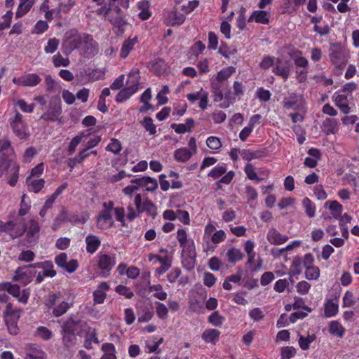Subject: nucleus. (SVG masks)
<instances>
[{"mask_svg": "<svg viewBox=\"0 0 359 359\" xmlns=\"http://www.w3.org/2000/svg\"><path fill=\"white\" fill-rule=\"evenodd\" d=\"M292 70L291 65L287 62H284L279 58L276 59L272 72L277 76H281L284 81H287Z\"/></svg>", "mask_w": 359, "mask_h": 359, "instance_id": "obj_21", "label": "nucleus"}, {"mask_svg": "<svg viewBox=\"0 0 359 359\" xmlns=\"http://www.w3.org/2000/svg\"><path fill=\"white\" fill-rule=\"evenodd\" d=\"M193 155L194 154H192V151L189 150L188 148L182 147L176 149L173 156L175 161L181 163H185L188 161Z\"/></svg>", "mask_w": 359, "mask_h": 359, "instance_id": "obj_36", "label": "nucleus"}, {"mask_svg": "<svg viewBox=\"0 0 359 359\" xmlns=\"http://www.w3.org/2000/svg\"><path fill=\"white\" fill-rule=\"evenodd\" d=\"M138 9L140 11L138 13L139 18L142 20L149 18L151 13L149 11V4L148 1H141L137 4Z\"/></svg>", "mask_w": 359, "mask_h": 359, "instance_id": "obj_44", "label": "nucleus"}, {"mask_svg": "<svg viewBox=\"0 0 359 359\" xmlns=\"http://www.w3.org/2000/svg\"><path fill=\"white\" fill-rule=\"evenodd\" d=\"M86 325V322L75 316H71L63 322L62 325V330L63 332L79 334V331Z\"/></svg>", "mask_w": 359, "mask_h": 359, "instance_id": "obj_14", "label": "nucleus"}, {"mask_svg": "<svg viewBox=\"0 0 359 359\" xmlns=\"http://www.w3.org/2000/svg\"><path fill=\"white\" fill-rule=\"evenodd\" d=\"M34 5L32 0H20V4L18 6L15 13V18H20L27 14Z\"/></svg>", "mask_w": 359, "mask_h": 359, "instance_id": "obj_38", "label": "nucleus"}, {"mask_svg": "<svg viewBox=\"0 0 359 359\" xmlns=\"http://www.w3.org/2000/svg\"><path fill=\"white\" fill-rule=\"evenodd\" d=\"M244 171L248 179L257 182L261 181V178L257 176L255 169L252 163H247L245 166Z\"/></svg>", "mask_w": 359, "mask_h": 359, "instance_id": "obj_62", "label": "nucleus"}, {"mask_svg": "<svg viewBox=\"0 0 359 359\" xmlns=\"http://www.w3.org/2000/svg\"><path fill=\"white\" fill-rule=\"evenodd\" d=\"M79 49L81 50L82 54H83L85 57H89L97 53L98 46L91 36L86 34L84 35L83 41Z\"/></svg>", "mask_w": 359, "mask_h": 359, "instance_id": "obj_17", "label": "nucleus"}, {"mask_svg": "<svg viewBox=\"0 0 359 359\" xmlns=\"http://www.w3.org/2000/svg\"><path fill=\"white\" fill-rule=\"evenodd\" d=\"M267 240L272 245H281L288 240V236L280 233L276 229H270L267 233Z\"/></svg>", "mask_w": 359, "mask_h": 359, "instance_id": "obj_27", "label": "nucleus"}, {"mask_svg": "<svg viewBox=\"0 0 359 359\" xmlns=\"http://www.w3.org/2000/svg\"><path fill=\"white\" fill-rule=\"evenodd\" d=\"M236 71L233 67L223 68L215 76V79L212 82L217 83L222 86V82L226 81Z\"/></svg>", "mask_w": 359, "mask_h": 359, "instance_id": "obj_39", "label": "nucleus"}, {"mask_svg": "<svg viewBox=\"0 0 359 359\" xmlns=\"http://www.w3.org/2000/svg\"><path fill=\"white\" fill-rule=\"evenodd\" d=\"M103 354L100 359H116L115 346L111 343H104L102 346Z\"/></svg>", "mask_w": 359, "mask_h": 359, "instance_id": "obj_43", "label": "nucleus"}, {"mask_svg": "<svg viewBox=\"0 0 359 359\" xmlns=\"http://www.w3.org/2000/svg\"><path fill=\"white\" fill-rule=\"evenodd\" d=\"M351 98V97L348 94L342 93L341 91L335 92L332 96V100L335 105L345 114H348L351 112V108L349 107Z\"/></svg>", "mask_w": 359, "mask_h": 359, "instance_id": "obj_15", "label": "nucleus"}, {"mask_svg": "<svg viewBox=\"0 0 359 359\" xmlns=\"http://www.w3.org/2000/svg\"><path fill=\"white\" fill-rule=\"evenodd\" d=\"M182 251V263L183 266L187 269L191 270L194 268L196 263V248L193 240H191L181 245Z\"/></svg>", "mask_w": 359, "mask_h": 359, "instance_id": "obj_11", "label": "nucleus"}, {"mask_svg": "<svg viewBox=\"0 0 359 359\" xmlns=\"http://www.w3.org/2000/svg\"><path fill=\"white\" fill-rule=\"evenodd\" d=\"M13 163H16L13 158H8V156H2L0 157V177L4 174L8 168H13Z\"/></svg>", "mask_w": 359, "mask_h": 359, "instance_id": "obj_52", "label": "nucleus"}, {"mask_svg": "<svg viewBox=\"0 0 359 359\" xmlns=\"http://www.w3.org/2000/svg\"><path fill=\"white\" fill-rule=\"evenodd\" d=\"M26 183L28 187L29 191L37 193L43 188L45 181L43 179L34 180L32 179L31 177H28L26 179Z\"/></svg>", "mask_w": 359, "mask_h": 359, "instance_id": "obj_40", "label": "nucleus"}, {"mask_svg": "<svg viewBox=\"0 0 359 359\" xmlns=\"http://www.w3.org/2000/svg\"><path fill=\"white\" fill-rule=\"evenodd\" d=\"M85 34H80L76 29H71L65 34L62 43L63 53L68 55L74 50L79 49L81 46Z\"/></svg>", "mask_w": 359, "mask_h": 359, "instance_id": "obj_8", "label": "nucleus"}, {"mask_svg": "<svg viewBox=\"0 0 359 359\" xmlns=\"http://www.w3.org/2000/svg\"><path fill=\"white\" fill-rule=\"evenodd\" d=\"M46 354L41 349H34L26 353L25 359H45Z\"/></svg>", "mask_w": 359, "mask_h": 359, "instance_id": "obj_64", "label": "nucleus"}, {"mask_svg": "<svg viewBox=\"0 0 359 359\" xmlns=\"http://www.w3.org/2000/svg\"><path fill=\"white\" fill-rule=\"evenodd\" d=\"M283 103L284 107L286 109L297 110L304 107V99L302 96L298 95L295 93H289L287 97H284Z\"/></svg>", "mask_w": 359, "mask_h": 359, "instance_id": "obj_20", "label": "nucleus"}, {"mask_svg": "<svg viewBox=\"0 0 359 359\" xmlns=\"http://www.w3.org/2000/svg\"><path fill=\"white\" fill-rule=\"evenodd\" d=\"M226 172V166L224 163L218 164L215 166L208 173V176L213 178L217 179Z\"/></svg>", "mask_w": 359, "mask_h": 359, "instance_id": "obj_54", "label": "nucleus"}, {"mask_svg": "<svg viewBox=\"0 0 359 359\" xmlns=\"http://www.w3.org/2000/svg\"><path fill=\"white\" fill-rule=\"evenodd\" d=\"M35 267H41L43 269L46 276L54 277L56 275L55 271L53 269V264L50 261H45L34 264Z\"/></svg>", "mask_w": 359, "mask_h": 359, "instance_id": "obj_47", "label": "nucleus"}, {"mask_svg": "<svg viewBox=\"0 0 359 359\" xmlns=\"http://www.w3.org/2000/svg\"><path fill=\"white\" fill-rule=\"evenodd\" d=\"M351 57L350 50L341 43H336L330 45L329 57L330 62L335 68L343 69Z\"/></svg>", "mask_w": 359, "mask_h": 359, "instance_id": "obj_4", "label": "nucleus"}, {"mask_svg": "<svg viewBox=\"0 0 359 359\" xmlns=\"http://www.w3.org/2000/svg\"><path fill=\"white\" fill-rule=\"evenodd\" d=\"M130 182L137 184L139 190L144 189L147 191H154L158 187L157 180L148 176L133 178L131 180Z\"/></svg>", "mask_w": 359, "mask_h": 359, "instance_id": "obj_18", "label": "nucleus"}, {"mask_svg": "<svg viewBox=\"0 0 359 359\" xmlns=\"http://www.w3.org/2000/svg\"><path fill=\"white\" fill-rule=\"evenodd\" d=\"M41 81V79L36 74H27L18 78H13V82L15 85L27 87H34Z\"/></svg>", "mask_w": 359, "mask_h": 359, "instance_id": "obj_19", "label": "nucleus"}, {"mask_svg": "<svg viewBox=\"0 0 359 359\" xmlns=\"http://www.w3.org/2000/svg\"><path fill=\"white\" fill-rule=\"evenodd\" d=\"M133 205L134 206L128 205L127 207L126 219L130 222L140 217L143 212L152 218L157 215L156 205L148 198L143 197L140 194L135 196Z\"/></svg>", "mask_w": 359, "mask_h": 359, "instance_id": "obj_2", "label": "nucleus"}, {"mask_svg": "<svg viewBox=\"0 0 359 359\" xmlns=\"http://www.w3.org/2000/svg\"><path fill=\"white\" fill-rule=\"evenodd\" d=\"M30 201L27 196L24 194L22 196L21 198V203H20V208L19 210V215L24 216L25 215L30 209Z\"/></svg>", "mask_w": 359, "mask_h": 359, "instance_id": "obj_58", "label": "nucleus"}, {"mask_svg": "<svg viewBox=\"0 0 359 359\" xmlns=\"http://www.w3.org/2000/svg\"><path fill=\"white\" fill-rule=\"evenodd\" d=\"M137 42L138 39L136 36L133 37L129 36L128 39H125L120 49V57L123 59L126 58Z\"/></svg>", "mask_w": 359, "mask_h": 359, "instance_id": "obj_25", "label": "nucleus"}, {"mask_svg": "<svg viewBox=\"0 0 359 359\" xmlns=\"http://www.w3.org/2000/svg\"><path fill=\"white\" fill-rule=\"evenodd\" d=\"M306 0H287L283 5L284 13H292L298 10V8L304 4Z\"/></svg>", "mask_w": 359, "mask_h": 359, "instance_id": "obj_41", "label": "nucleus"}, {"mask_svg": "<svg viewBox=\"0 0 359 359\" xmlns=\"http://www.w3.org/2000/svg\"><path fill=\"white\" fill-rule=\"evenodd\" d=\"M114 203L112 201L104 202L102 204L103 209L100 212L97 218V226L101 230L111 228L114 224L111 215Z\"/></svg>", "mask_w": 359, "mask_h": 359, "instance_id": "obj_10", "label": "nucleus"}, {"mask_svg": "<svg viewBox=\"0 0 359 359\" xmlns=\"http://www.w3.org/2000/svg\"><path fill=\"white\" fill-rule=\"evenodd\" d=\"M324 132L327 135L335 134L339 131V126L338 121L334 118H327L323 123Z\"/></svg>", "mask_w": 359, "mask_h": 359, "instance_id": "obj_34", "label": "nucleus"}, {"mask_svg": "<svg viewBox=\"0 0 359 359\" xmlns=\"http://www.w3.org/2000/svg\"><path fill=\"white\" fill-rule=\"evenodd\" d=\"M110 286L107 282H101L93 292L94 304H102L107 298V292L109 290Z\"/></svg>", "mask_w": 359, "mask_h": 359, "instance_id": "obj_22", "label": "nucleus"}, {"mask_svg": "<svg viewBox=\"0 0 359 359\" xmlns=\"http://www.w3.org/2000/svg\"><path fill=\"white\" fill-rule=\"evenodd\" d=\"M302 205L308 217L311 218L315 217L316 205L309 198L306 197L302 200Z\"/></svg>", "mask_w": 359, "mask_h": 359, "instance_id": "obj_51", "label": "nucleus"}, {"mask_svg": "<svg viewBox=\"0 0 359 359\" xmlns=\"http://www.w3.org/2000/svg\"><path fill=\"white\" fill-rule=\"evenodd\" d=\"M97 331L95 328L88 327L85 336L84 346L87 349H91L93 348L92 344H100V341L97 337Z\"/></svg>", "mask_w": 359, "mask_h": 359, "instance_id": "obj_31", "label": "nucleus"}, {"mask_svg": "<svg viewBox=\"0 0 359 359\" xmlns=\"http://www.w3.org/2000/svg\"><path fill=\"white\" fill-rule=\"evenodd\" d=\"M140 75L137 70L130 72L126 83V87L121 90L116 96L117 102H123L129 99L138 90Z\"/></svg>", "mask_w": 359, "mask_h": 359, "instance_id": "obj_6", "label": "nucleus"}, {"mask_svg": "<svg viewBox=\"0 0 359 359\" xmlns=\"http://www.w3.org/2000/svg\"><path fill=\"white\" fill-rule=\"evenodd\" d=\"M186 17L184 14L177 12H170L166 18L167 23L170 25H180L185 21Z\"/></svg>", "mask_w": 359, "mask_h": 359, "instance_id": "obj_35", "label": "nucleus"}, {"mask_svg": "<svg viewBox=\"0 0 359 359\" xmlns=\"http://www.w3.org/2000/svg\"><path fill=\"white\" fill-rule=\"evenodd\" d=\"M156 313L158 318L164 320L168 318V308L163 303L156 302H155Z\"/></svg>", "mask_w": 359, "mask_h": 359, "instance_id": "obj_57", "label": "nucleus"}, {"mask_svg": "<svg viewBox=\"0 0 359 359\" xmlns=\"http://www.w3.org/2000/svg\"><path fill=\"white\" fill-rule=\"evenodd\" d=\"M270 14L263 10H257L252 12L248 19V22L255 21L257 23L267 25L269 22Z\"/></svg>", "mask_w": 359, "mask_h": 359, "instance_id": "obj_30", "label": "nucleus"}, {"mask_svg": "<svg viewBox=\"0 0 359 359\" xmlns=\"http://www.w3.org/2000/svg\"><path fill=\"white\" fill-rule=\"evenodd\" d=\"M61 113L60 102L56 99L50 102L47 111L41 118L45 121H56Z\"/></svg>", "mask_w": 359, "mask_h": 359, "instance_id": "obj_16", "label": "nucleus"}, {"mask_svg": "<svg viewBox=\"0 0 359 359\" xmlns=\"http://www.w3.org/2000/svg\"><path fill=\"white\" fill-rule=\"evenodd\" d=\"M163 342V337H158V336H152L149 339L145 342L146 352L151 353H159L158 347Z\"/></svg>", "mask_w": 359, "mask_h": 359, "instance_id": "obj_32", "label": "nucleus"}, {"mask_svg": "<svg viewBox=\"0 0 359 359\" xmlns=\"http://www.w3.org/2000/svg\"><path fill=\"white\" fill-rule=\"evenodd\" d=\"M222 85L215 82H212V93H213V100L215 102H220L223 100V92L221 90Z\"/></svg>", "mask_w": 359, "mask_h": 359, "instance_id": "obj_53", "label": "nucleus"}, {"mask_svg": "<svg viewBox=\"0 0 359 359\" xmlns=\"http://www.w3.org/2000/svg\"><path fill=\"white\" fill-rule=\"evenodd\" d=\"M206 144L212 150H218L222 146L220 138L215 136L208 137L206 140Z\"/></svg>", "mask_w": 359, "mask_h": 359, "instance_id": "obj_63", "label": "nucleus"}, {"mask_svg": "<svg viewBox=\"0 0 359 359\" xmlns=\"http://www.w3.org/2000/svg\"><path fill=\"white\" fill-rule=\"evenodd\" d=\"M305 276L306 278L311 280H317L320 276V269L318 266H309L305 268Z\"/></svg>", "mask_w": 359, "mask_h": 359, "instance_id": "obj_59", "label": "nucleus"}, {"mask_svg": "<svg viewBox=\"0 0 359 359\" xmlns=\"http://www.w3.org/2000/svg\"><path fill=\"white\" fill-rule=\"evenodd\" d=\"M220 334L221 332L218 330L209 328L203 332L201 338L205 343L215 345L219 341Z\"/></svg>", "mask_w": 359, "mask_h": 359, "instance_id": "obj_29", "label": "nucleus"}, {"mask_svg": "<svg viewBox=\"0 0 359 359\" xmlns=\"http://www.w3.org/2000/svg\"><path fill=\"white\" fill-rule=\"evenodd\" d=\"M102 75V73L97 69L87 68L81 71L78 77L82 84H86L100 79Z\"/></svg>", "mask_w": 359, "mask_h": 359, "instance_id": "obj_23", "label": "nucleus"}, {"mask_svg": "<svg viewBox=\"0 0 359 359\" xmlns=\"http://www.w3.org/2000/svg\"><path fill=\"white\" fill-rule=\"evenodd\" d=\"M148 290L156 299L161 301H164L167 299L168 294L163 290L162 285L160 284L149 285Z\"/></svg>", "mask_w": 359, "mask_h": 359, "instance_id": "obj_42", "label": "nucleus"}, {"mask_svg": "<svg viewBox=\"0 0 359 359\" xmlns=\"http://www.w3.org/2000/svg\"><path fill=\"white\" fill-rule=\"evenodd\" d=\"M96 259L100 276L107 278L116 264V255L100 252L97 255Z\"/></svg>", "mask_w": 359, "mask_h": 359, "instance_id": "obj_7", "label": "nucleus"}, {"mask_svg": "<svg viewBox=\"0 0 359 359\" xmlns=\"http://www.w3.org/2000/svg\"><path fill=\"white\" fill-rule=\"evenodd\" d=\"M44 304L46 309L51 311L53 316L58 318L74 306V300L71 294L58 292L49 294Z\"/></svg>", "mask_w": 359, "mask_h": 359, "instance_id": "obj_1", "label": "nucleus"}, {"mask_svg": "<svg viewBox=\"0 0 359 359\" xmlns=\"http://www.w3.org/2000/svg\"><path fill=\"white\" fill-rule=\"evenodd\" d=\"M160 255H155L150 253L148 255V260L150 262H153L154 264L160 263L161 265L160 267L156 269V274L157 276H161L164 274L172 266V254L169 252L165 248H160Z\"/></svg>", "mask_w": 359, "mask_h": 359, "instance_id": "obj_5", "label": "nucleus"}, {"mask_svg": "<svg viewBox=\"0 0 359 359\" xmlns=\"http://www.w3.org/2000/svg\"><path fill=\"white\" fill-rule=\"evenodd\" d=\"M13 150L11 147V142L8 139L0 140V157L2 156L12 158Z\"/></svg>", "mask_w": 359, "mask_h": 359, "instance_id": "obj_45", "label": "nucleus"}, {"mask_svg": "<svg viewBox=\"0 0 359 359\" xmlns=\"http://www.w3.org/2000/svg\"><path fill=\"white\" fill-rule=\"evenodd\" d=\"M316 339V335L315 334H308L306 336H300L299 338V345L300 348L306 351L309 348L310 345Z\"/></svg>", "mask_w": 359, "mask_h": 359, "instance_id": "obj_48", "label": "nucleus"}, {"mask_svg": "<svg viewBox=\"0 0 359 359\" xmlns=\"http://www.w3.org/2000/svg\"><path fill=\"white\" fill-rule=\"evenodd\" d=\"M152 68L158 74H161L166 71L167 65L163 60L156 58L153 61Z\"/></svg>", "mask_w": 359, "mask_h": 359, "instance_id": "obj_61", "label": "nucleus"}, {"mask_svg": "<svg viewBox=\"0 0 359 359\" xmlns=\"http://www.w3.org/2000/svg\"><path fill=\"white\" fill-rule=\"evenodd\" d=\"M226 238L222 229L216 230L214 222L209 221L205 225L203 236V250L205 252H214L217 246Z\"/></svg>", "mask_w": 359, "mask_h": 359, "instance_id": "obj_3", "label": "nucleus"}, {"mask_svg": "<svg viewBox=\"0 0 359 359\" xmlns=\"http://www.w3.org/2000/svg\"><path fill=\"white\" fill-rule=\"evenodd\" d=\"M328 331L330 334L339 338L343 337L345 334L344 327L341 323L337 320H332L330 322Z\"/></svg>", "mask_w": 359, "mask_h": 359, "instance_id": "obj_37", "label": "nucleus"}, {"mask_svg": "<svg viewBox=\"0 0 359 359\" xmlns=\"http://www.w3.org/2000/svg\"><path fill=\"white\" fill-rule=\"evenodd\" d=\"M34 336L43 340H49L53 337V334L48 327L39 326L35 330Z\"/></svg>", "mask_w": 359, "mask_h": 359, "instance_id": "obj_49", "label": "nucleus"}, {"mask_svg": "<svg viewBox=\"0 0 359 359\" xmlns=\"http://www.w3.org/2000/svg\"><path fill=\"white\" fill-rule=\"evenodd\" d=\"M339 306L333 300H329L325 304L324 315L327 318H331L338 313Z\"/></svg>", "mask_w": 359, "mask_h": 359, "instance_id": "obj_46", "label": "nucleus"}, {"mask_svg": "<svg viewBox=\"0 0 359 359\" xmlns=\"http://www.w3.org/2000/svg\"><path fill=\"white\" fill-rule=\"evenodd\" d=\"M324 207L331 211L332 217L334 219H339L342 214L343 206L337 201H327Z\"/></svg>", "mask_w": 359, "mask_h": 359, "instance_id": "obj_33", "label": "nucleus"}, {"mask_svg": "<svg viewBox=\"0 0 359 359\" xmlns=\"http://www.w3.org/2000/svg\"><path fill=\"white\" fill-rule=\"evenodd\" d=\"M88 216H82L81 219H74L73 218L69 217V215L67 211L63 210L60 214L56 217L54 223L53 224V229L54 230H57L60 225L65 222L69 221L71 222H74V224H83L88 219Z\"/></svg>", "mask_w": 359, "mask_h": 359, "instance_id": "obj_24", "label": "nucleus"}, {"mask_svg": "<svg viewBox=\"0 0 359 359\" xmlns=\"http://www.w3.org/2000/svg\"><path fill=\"white\" fill-rule=\"evenodd\" d=\"M122 149L121 142L116 138H111L109 143L106 147V150L114 154H118Z\"/></svg>", "mask_w": 359, "mask_h": 359, "instance_id": "obj_56", "label": "nucleus"}, {"mask_svg": "<svg viewBox=\"0 0 359 359\" xmlns=\"http://www.w3.org/2000/svg\"><path fill=\"white\" fill-rule=\"evenodd\" d=\"M63 344L66 347H72L76 343V334L62 330Z\"/></svg>", "mask_w": 359, "mask_h": 359, "instance_id": "obj_55", "label": "nucleus"}, {"mask_svg": "<svg viewBox=\"0 0 359 359\" xmlns=\"http://www.w3.org/2000/svg\"><path fill=\"white\" fill-rule=\"evenodd\" d=\"M11 126L15 135L20 139H26L29 135V130L26 123L22 121V116L16 112L14 118L11 121Z\"/></svg>", "mask_w": 359, "mask_h": 359, "instance_id": "obj_13", "label": "nucleus"}, {"mask_svg": "<svg viewBox=\"0 0 359 359\" xmlns=\"http://www.w3.org/2000/svg\"><path fill=\"white\" fill-rule=\"evenodd\" d=\"M34 267H35L34 264L17 268L14 272L13 280L20 283L23 285H27L32 280L36 273Z\"/></svg>", "mask_w": 359, "mask_h": 359, "instance_id": "obj_12", "label": "nucleus"}, {"mask_svg": "<svg viewBox=\"0 0 359 359\" xmlns=\"http://www.w3.org/2000/svg\"><path fill=\"white\" fill-rule=\"evenodd\" d=\"M86 251L89 254L95 253L101 245V240L99 236L89 233L85 239Z\"/></svg>", "mask_w": 359, "mask_h": 359, "instance_id": "obj_28", "label": "nucleus"}, {"mask_svg": "<svg viewBox=\"0 0 359 359\" xmlns=\"http://www.w3.org/2000/svg\"><path fill=\"white\" fill-rule=\"evenodd\" d=\"M226 257L229 262L236 263L242 259L243 254L241 250L236 248H231L227 251Z\"/></svg>", "mask_w": 359, "mask_h": 359, "instance_id": "obj_50", "label": "nucleus"}, {"mask_svg": "<svg viewBox=\"0 0 359 359\" xmlns=\"http://www.w3.org/2000/svg\"><path fill=\"white\" fill-rule=\"evenodd\" d=\"M39 231L40 226L39 222L35 219H31L28 223L27 227L25 228L27 241L29 243L36 241L39 238Z\"/></svg>", "mask_w": 359, "mask_h": 359, "instance_id": "obj_26", "label": "nucleus"}, {"mask_svg": "<svg viewBox=\"0 0 359 359\" xmlns=\"http://www.w3.org/2000/svg\"><path fill=\"white\" fill-rule=\"evenodd\" d=\"M304 268L302 259L296 257L292 261L290 271L293 275H299L302 272Z\"/></svg>", "mask_w": 359, "mask_h": 359, "instance_id": "obj_60", "label": "nucleus"}, {"mask_svg": "<svg viewBox=\"0 0 359 359\" xmlns=\"http://www.w3.org/2000/svg\"><path fill=\"white\" fill-rule=\"evenodd\" d=\"M0 232H4L12 239L20 237L25 232V226L21 219L4 222L0 221Z\"/></svg>", "mask_w": 359, "mask_h": 359, "instance_id": "obj_9", "label": "nucleus"}]
</instances>
